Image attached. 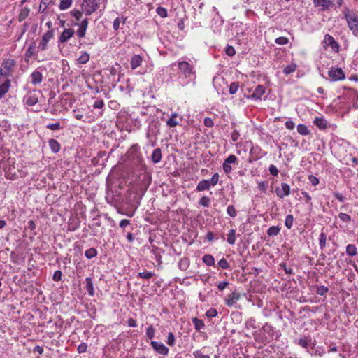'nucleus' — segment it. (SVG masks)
Returning a JSON list of instances; mask_svg holds the SVG:
<instances>
[{
  "instance_id": "obj_12",
  "label": "nucleus",
  "mask_w": 358,
  "mask_h": 358,
  "mask_svg": "<svg viewBox=\"0 0 358 358\" xmlns=\"http://www.w3.org/2000/svg\"><path fill=\"white\" fill-rule=\"evenodd\" d=\"M324 43L326 46L330 47L333 51L338 52L339 45L331 35L326 34L324 36Z\"/></svg>"
},
{
  "instance_id": "obj_27",
  "label": "nucleus",
  "mask_w": 358,
  "mask_h": 358,
  "mask_svg": "<svg viewBox=\"0 0 358 358\" xmlns=\"http://www.w3.org/2000/svg\"><path fill=\"white\" fill-rule=\"evenodd\" d=\"M236 230L231 229L229 231V233L227 234V241L230 245H234L236 243Z\"/></svg>"
},
{
  "instance_id": "obj_26",
  "label": "nucleus",
  "mask_w": 358,
  "mask_h": 358,
  "mask_svg": "<svg viewBox=\"0 0 358 358\" xmlns=\"http://www.w3.org/2000/svg\"><path fill=\"white\" fill-rule=\"evenodd\" d=\"M30 10L27 7L22 8L20 13L18 15V20L20 22H22L24 20H25L29 15Z\"/></svg>"
},
{
  "instance_id": "obj_13",
  "label": "nucleus",
  "mask_w": 358,
  "mask_h": 358,
  "mask_svg": "<svg viewBox=\"0 0 358 358\" xmlns=\"http://www.w3.org/2000/svg\"><path fill=\"white\" fill-rule=\"evenodd\" d=\"M75 31L73 29H65L59 36V42L64 43L68 41L74 34Z\"/></svg>"
},
{
  "instance_id": "obj_59",
  "label": "nucleus",
  "mask_w": 358,
  "mask_h": 358,
  "mask_svg": "<svg viewBox=\"0 0 358 358\" xmlns=\"http://www.w3.org/2000/svg\"><path fill=\"white\" fill-rule=\"evenodd\" d=\"M71 15L76 18V21H79L83 16L82 12L78 10H72Z\"/></svg>"
},
{
  "instance_id": "obj_16",
  "label": "nucleus",
  "mask_w": 358,
  "mask_h": 358,
  "mask_svg": "<svg viewBox=\"0 0 358 358\" xmlns=\"http://www.w3.org/2000/svg\"><path fill=\"white\" fill-rule=\"evenodd\" d=\"M29 78L31 83L34 85L40 84L43 78L42 73L38 70L34 71Z\"/></svg>"
},
{
  "instance_id": "obj_58",
  "label": "nucleus",
  "mask_w": 358,
  "mask_h": 358,
  "mask_svg": "<svg viewBox=\"0 0 358 358\" xmlns=\"http://www.w3.org/2000/svg\"><path fill=\"white\" fill-rule=\"evenodd\" d=\"M199 203L204 207H208L210 205V199L207 196H202L200 199Z\"/></svg>"
},
{
  "instance_id": "obj_23",
  "label": "nucleus",
  "mask_w": 358,
  "mask_h": 358,
  "mask_svg": "<svg viewBox=\"0 0 358 358\" xmlns=\"http://www.w3.org/2000/svg\"><path fill=\"white\" fill-rule=\"evenodd\" d=\"M315 6H320L322 10H326L330 6L329 0H313Z\"/></svg>"
},
{
  "instance_id": "obj_42",
  "label": "nucleus",
  "mask_w": 358,
  "mask_h": 358,
  "mask_svg": "<svg viewBox=\"0 0 358 358\" xmlns=\"http://www.w3.org/2000/svg\"><path fill=\"white\" fill-rule=\"evenodd\" d=\"M294 217L292 215H288L285 217V224L288 229H290L293 226Z\"/></svg>"
},
{
  "instance_id": "obj_20",
  "label": "nucleus",
  "mask_w": 358,
  "mask_h": 358,
  "mask_svg": "<svg viewBox=\"0 0 358 358\" xmlns=\"http://www.w3.org/2000/svg\"><path fill=\"white\" fill-rule=\"evenodd\" d=\"M211 187L210 183L208 180H203L200 181L196 186V191L202 192L208 190Z\"/></svg>"
},
{
  "instance_id": "obj_5",
  "label": "nucleus",
  "mask_w": 358,
  "mask_h": 358,
  "mask_svg": "<svg viewBox=\"0 0 358 358\" xmlns=\"http://www.w3.org/2000/svg\"><path fill=\"white\" fill-rule=\"evenodd\" d=\"M15 62L13 59H5L0 68V75L8 78L13 70Z\"/></svg>"
},
{
  "instance_id": "obj_54",
  "label": "nucleus",
  "mask_w": 358,
  "mask_h": 358,
  "mask_svg": "<svg viewBox=\"0 0 358 358\" xmlns=\"http://www.w3.org/2000/svg\"><path fill=\"white\" fill-rule=\"evenodd\" d=\"M46 127L53 131L59 130L62 128L59 122L49 124L46 126Z\"/></svg>"
},
{
  "instance_id": "obj_22",
  "label": "nucleus",
  "mask_w": 358,
  "mask_h": 358,
  "mask_svg": "<svg viewBox=\"0 0 358 358\" xmlns=\"http://www.w3.org/2000/svg\"><path fill=\"white\" fill-rule=\"evenodd\" d=\"M151 159L153 163L157 164L162 159V151L160 148H156L153 150Z\"/></svg>"
},
{
  "instance_id": "obj_40",
  "label": "nucleus",
  "mask_w": 358,
  "mask_h": 358,
  "mask_svg": "<svg viewBox=\"0 0 358 358\" xmlns=\"http://www.w3.org/2000/svg\"><path fill=\"white\" fill-rule=\"evenodd\" d=\"M326 241H327V235L324 232H321L319 238V244L320 247L322 250H323L326 246Z\"/></svg>"
},
{
  "instance_id": "obj_60",
  "label": "nucleus",
  "mask_w": 358,
  "mask_h": 358,
  "mask_svg": "<svg viewBox=\"0 0 358 358\" xmlns=\"http://www.w3.org/2000/svg\"><path fill=\"white\" fill-rule=\"evenodd\" d=\"M87 350V345L85 343H81L77 348V350L79 353H84Z\"/></svg>"
},
{
  "instance_id": "obj_35",
  "label": "nucleus",
  "mask_w": 358,
  "mask_h": 358,
  "mask_svg": "<svg viewBox=\"0 0 358 358\" xmlns=\"http://www.w3.org/2000/svg\"><path fill=\"white\" fill-rule=\"evenodd\" d=\"M192 322L194 325V328L197 331H200L205 326L203 322L201 320H199L196 317L192 319Z\"/></svg>"
},
{
  "instance_id": "obj_61",
  "label": "nucleus",
  "mask_w": 358,
  "mask_h": 358,
  "mask_svg": "<svg viewBox=\"0 0 358 358\" xmlns=\"http://www.w3.org/2000/svg\"><path fill=\"white\" fill-rule=\"evenodd\" d=\"M288 38L286 37H278L275 39V43L279 45H285L288 43Z\"/></svg>"
},
{
  "instance_id": "obj_49",
  "label": "nucleus",
  "mask_w": 358,
  "mask_h": 358,
  "mask_svg": "<svg viewBox=\"0 0 358 358\" xmlns=\"http://www.w3.org/2000/svg\"><path fill=\"white\" fill-rule=\"evenodd\" d=\"M36 53V46L32 45L28 48V49L27 50V52L25 53V55L27 57H31V56L35 55Z\"/></svg>"
},
{
  "instance_id": "obj_33",
  "label": "nucleus",
  "mask_w": 358,
  "mask_h": 358,
  "mask_svg": "<svg viewBox=\"0 0 358 358\" xmlns=\"http://www.w3.org/2000/svg\"><path fill=\"white\" fill-rule=\"evenodd\" d=\"M72 3V0H61L59 8L61 10H66L71 6Z\"/></svg>"
},
{
  "instance_id": "obj_19",
  "label": "nucleus",
  "mask_w": 358,
  "mask_h": 358,
  "mask_svg": "<svg viewBox=\"0 0 358 358\" xmlns=\"http://www.w3.org/2000/svg\"><path fill=\"white\" fill-rule=\"evenodd\" d=\"M264 93L265 87L263 85H259L252 94V97L255 99H260Z\"/></svg>"
},
{
  "instance_id": "obj_51",
  "label": "nucleus",
  "mask_w": 358,
  "mask_h": 358,
  "mask_svg": "<svg viewBox=\"0 0 358 358\" xmlns=\"http://www.w3.org/2000/svg\"><path fill=\"white\" fill-rule=\"evenodd\" d=\"M338 218L343 222H346V223L350 222L351 221L350 216L344 213H340L338 214Z\"/></svg>"
},
{
  "instance_id": "obj_24",
  "label": "nucleus",
  "mask_w": 358,
  "mask_h": 358,
  "mask_svg": "<svg viewBox=\"0 0 358 358\" xmlns=\"http://www.w3.org/2000/svg\"><path fill=\"white\" fill-rule=\"evenodd\" d=\"M10 85V81L8 79L0 85V99H1L8 92Z\"/></svg>"
},
{
  "instance_id": "obj_18",
  "label": "nucleus",
  "mask_w": 358,
  "mask_h": 358,
  "mask_svg": "<svg viewBox=\"0 0 358 358\" xmlns=\"http://www.w3.org/2000/svg\"><path fill=\"white\" fill-rule=\"evenodd\" d=\"M143 59L139 55H134L132 56L130 62L131 69L134 70L138 66H140L142 64Z\"/></svg>"
},
{
  "instance_id": "obj_53",
  "label": "nucleus",
  "mask_w": 358,
  "mask_h": 358,
  "mask_svg": "<svg viewBox=\"0 0 358 358\" xmlns=\"http://www.w3.org/2000/svg\"><path fill=\"white\" fill-rule=\"evenodd\" d=\"M217 264L220 268L223 269H228L230 267L229 264L224 258L221 259L218 262Z\"/></svg>"
},
{
  "instance_id": "obj_2",
  "label": "nucleus",
  "mask_w": 358,
  "mask_h": 358,
  "mask_svg": "<svg viewBox=\"0 0 358 358\" xmlns=\"http://www.w3.org/2000/svg\"><path fill=\"white\" fill-rule=\"evenodd\" d=\"M344 15L348 28L355 36L358 37V16L350 11L346 12Z\"/></svg>"
},
{
  "instance_id": "obj_29",
  "label": "nucleus",
  "mask_w": 358,
  "mask_h": 358,
  "mask_svg": "<svg viewBox=\"0 0 358 358\" xmlns=\"http://www.w3.org/2000/svg\"><path fill=\"white\" fill-rule=\"evenodd\" d=\"M90 55L86 52H81L80 57L77 59V63L79 64H85L90 60Z\"/></svg>"
},
{
  "instance_id": "obj_7",
  "label": "nucleus",
  "mask_w": 358,
  "mask_h": 358,
  "mask_svg": "<svg viewBox=\"0 0 358 358\" xmlns=\"http://www.w3.org/2000/svg\"><path fill=\"white\" fill-rule=\"evenodd\" d=\"M54 36V31L53 29H50L46 31L42 36V39L38 44V48L44 51L48 48V42L53 38Z\"/></svg>"
},
{
  "instance_id": "obj_15",
  "label": "nucleus",
  "mask_w": 358,
  "mask_h": 358,
  "mask_svg": "<svg viewBox=\"0 0 358 358\" xmlns=\"http://www.w3.org/2000/svg\"><path fill=\"white\" fill-rule=\"evenodd\" d=\"M79 26L78 29L76 31L77 36L80 38H84L85 36L86 30L88 25V19L85 18L83 20L80 24H78Z\"/></svg>"
},
{
  "instance_id": "obj_37",
  "label": "nucleus",
  "mask_w": 358,
  "mask_h": 358,
  "mask_svg": "<svg viewBox=\"0 0 358 358\" xmlns=\"http://www.w3.org/2000/svg\"><path fill=\"white\" fill-rule=\"evenodd\" d=\"M85 255L87 259H92L97 255V250L94 248H90L85 250Z\"/></svg>"
},
{
  "instance_id": "obj_52",
  "label": "nucleus",
  "mask_w": 358,
  "mask_h": 358,
  "mask_svg": "<svg viewBox=\"0 0 358 358\" xmlns=\"http://www.w3.org/2000/svg\"><path fill=\"white\" fill-rule=\"evenodd\" d=\"M227 213L231 217H235L236 216V210L234 206L232 205L227 206Z\"/></svg>"
},
{
  "instance_id": "obj_25",
  "label": "nucleus",
  "mask_w": 358,
  "mask_h": 358,
  "mask_svg": "<svg viewBox=\"0 0 358 358\" xmlns=\"http://www.w3.org/2000/svg\"><path fill=\"white\" fill-rule=\"evenodd\" d=\"M313 122L320 129H323L327 127V122L323 117H317Z\"/></svg>"
},
{
  "instance_id": "obj_41",
  "label": "nucleus",
  "mask_w": 358,
  "mask_h": 358,
  "mask_svg": "<svg viewBox=\"0 0 358 358\" xmlns=\"http://www.w3.org/2000/svg\"><path fill=\"white\" fill-rule=\"evenodd\" d=\"M155 336V329L152 326H149L146 329V336L148 339L152 340Z\"/></svg>"
},
{
  "instance_id": "obj_8",
  "label": "nucleus",
  "mask_w": 358,
  "mask_h": 358,
  "mask_svg": "<svg viewBox=\"0 0 358 358\" xmlns=\"http://www.w3.org/2000/svg\"><path fill=\"white\" fill-rule=\"evenodd\" d=\"M40 92L38 91H32L29 92L23 99V101L28 106H32L36 104L38 101V94Z\"/></svg>"
},
{
  "instance_id": "obj_10",
  "label": "nucleus",
  "mask_w": 358,
  "mask_h": 358,
  "mask_svg": "<svg viewBox=\"0 0 358 358\" xmlns=\"http://www.w3.org/2000/svg\"><path fill=\"white\" fill-rule=\"evenodd\" d=\"M238 158L234 155H230L224 162L222 164L223 171L225 173L229 174L232 171L231 164H237Z\"/></svg>"
},
{
  "instance_id": "obj_63",
  "label": "nucleus",
  "mask_w": 358,
  "mask_h": 358,
  "mask_svg": "<svg viewBox=\"0 0 358 358\" xmlns=\"http://www.w3.org/2000/svg\"><path fill=\"white\" fill-rule=\"evenodd\" d=\"M225 52L227 55L231 56V57L234 56L236 54L235 49L234 48V47L230 46V45L227 46Z\"/></svg>"
},
{
  "instance_id": "obj_21",
  "label": "nucleus",
  "mask_w": 358,
  "mask_h": 358,
  "mask_svg": "<svg viewBox=\"0 0 358 358\" xmlns=\"http://www.w3.org/2000/svg\"><path fill=\"white\" fill-rule=\"evenodd\" d=\"M127 17L122 16L118 17L113 21V27L114 30L117 31L121 28V25H124L126 23Z\"/></svg>"
},
{
  "instance_id": "obj_50",
  "label": "nucleus",
  "mask_w": 358,
  "mask_h": 358,
  "mask_svg": "<svg viewBox=\"0 0 358 358\" xmlns=\"http://www.w3.org/2000/svg\"><path fill=\"white\" fill-rule=\"evenodd\" d=\"M157 13L161 17H167V10L164 7H158L156 9Z\"/></svg>"
},
{
  "instance_id": "obj_36",
  "label": "nucleus",
  "mask_w": 358,
  "mask_h": 358,
  "mask_svg": "<svg viewBox=\"0 0 358 358\" xmlns=\"http://www.w3.org/2000/svg\"><path fill=\"white\" fill-rule=\"evenodd\" d=\"M346 253L349 256H355L357 254V247L353 244H349L346 247Z\"/></svg>"
},
{
  "instance_id": "obj_46",
  "label": "nucleus",
  "mask_w": 358,
  "mask_h": 358,
  "mask_svg": "<svg viewBox=\"0 0 358 358\" xmlns=\"http://www.w3.org/2000/svg\"><path fill=\"white\" fill-rule=\"evenodd\" d=\"M138 275L141 278L149 280L152 276H154V273L152 272H150V271H143V272L138 273Z\"/></svg>"
},
{
  "instance_id": "obj_39",
  "label": "nucleus",
  "mask_w": 358,
  "mask_h": 358,
  "mask_svg": "<svg viewBox=\"0 0 358 358\" xmlns=\"http://www.w3.org/2000/svg\"><path fill=\"white\" fill-rule=\"evenodd\" d=\"M296 69V65L295 64H290L285 66L283 69V72L286 75L294 73Z\"/></svg>"
},
{
  "instance_id": "obj_30",
  "label": "nucleus",
  "mask_w": 358,
  "mask_h": 358,
  "mask_svg": "<svg viewBox=\"0 0 358 358\" xmlns=\"http://www.w3.org/2000/svg\"><path fill=\"white\" fill-rule=\"evenodd\" d=\"M86 289L90 296H94V290L92 280L90 278H85Z\"/></svg>"
},
{
  "instance_id": "obj_43",
  "label": "nucleus",
  "mask_w": 358,
  "mask_h": 358,
  "mask_svg": "<svg viewBox=\"0 0 358 358\" xmlns=\"http://www.w3.org/2000/svg\"><path fill=\"white\" fill-rule=\"evenodd\" d=\"M189 267V259L187 258H184L180 259L179 262V268L182 271H185Z\"/></svg>"
},
{
  "instance_id": "obj_17",
  "label": "nucleus",
  "mask_w": 358,
  "mask_h": 358,
  "mask_svg": "<svg viewBox=\"0 0 358 358\" xmlns=\"http://www.w3.org/2000/svg\"><path fill=\"white\" fill-rule=\"evenodd\" d=\"M179 117L178 114L176 113H171L168 120L166 122L167 127H175L179 124L178 118Z\"/></svg>"
},
{
  "instance_id": "obj_14",
  "label": "nucleus",
  "mask_w": 358,
  "mask_h": 358,
  "mask_svg": "<svg viewBox=\"0 0 358 358\" xmlns=\"http://www.w3.org/2000/svg\"><path fill=\"white\" fill-rule=\"evenodd\" d=\"M240 294L237 292H234L231 294H228L225 299L226 305L229 307L234 306L240 299Z\"/></svg>"
},
{
  "instance_id": "obj_57",
  "label": "nucleus",
  "mask_w": 358,
  "mask_h": 358,
  "mask_svg": "<svg viewBox=\"0 0 358 358\" xmlns=\"http://www.w3.org/2000/svg\"><path fill=\"white\" fill-rule=\"evenodd\" d=\"M257 188L259 190L265 192L267 190L268 184L265 181H259V182H257Z\"/></svg>"
},
{
  "instance_id": "obj_11",
  "label": "nucleus",
  "mask_w": 358,
  "mask_h": 358,
  "mask_svg": "<svg viewBox=\"0 0 358 358\" xmlns=\"http://www.w3.org/2000/svg\"><path fill=\"white\" fill-rule=\"evenodd\" d=\"M276 195L280 199H283L287 196H289L291 193L290 187L288 184L285 182L281 183V187H277L275 189Z\"/></svg>"
},
{
  "instance_id": "obj_34",
  "label": "nucleus",
  "mask_w": 358,
  "mask_h": 358,
  "mask_svg": "<svg viewBox=\"0 0 358 358\" xmlns=\"http://www.w3.org/2000/svg\"><path fill=\"white\" fill-rule=\"evenodd\" d=\"M297 131L301 135H303V136H307V135L310 134L309 129L307 127V126H306L305 124H300L297 126Z\"/></svg>"
},
{
  "instance_id": "obj_38",
  "label": "nucleus",
  "mask_w": 358,
  "mask_h": 358,
  "mask_svg": "<svg viewBox=\"0 0 358 358\" xmlns=\"http://www.w3.org/2000/svg\"><path fill=\"white\" fill-rule=\"evenodd\" d=\"M280 230V228L278 227V226H272L268 229L267 234L269 236H276L279 234Z\"/></svg>"
},
{
  "instance_id": "obj_45",
  "label": "nucleus",
  "mask_w": 358,
  "mask_h": 358,
  "mask_svg": "<svg viewBox=\"0 0 358 358\" xmlns=\"http://www.w3.org/2000/svg\"><path fill=\"white\" fill-rule=\"evenodd\" d=\"M195 358H210L208 355H205L202 350H197L193 352Z\"/></svg>"
},
{
  "instance_id": "obj_4",
  "label": "nucleus",
  "mask_w": 358,
  "mask_h": 358,
  "mask_svg": "<svg viewBox=\"0 0 358 358\" xmlns=\"http://www.w3.org/2000/svg\"><path fill=\"white\" fill-rule=\"evenodd\" d=\"M128 157L136 164L140 165L142 163L143 157L138 145L136 144L131 147L128 151Z\"/></svg>"
},
{
  "instance_id": "obj_48",
  "label": "nucleus",
  "mask_w": 358,
  "mask_h": 358,
  "mask_svg": "<svg viewBox=\"0 0 358 358\" xmlns=\"http://www.w3.org/2000/svg\"><path fill=\"white\" fill-rule=\"evenodd\" d=\"M328 291H329V289L327 287L322 285V286H319L317 287L316 293L318 295L324 296V294H326L328 292Z\"/></svg>"
},
{
  "instance_id": "obj_56",
  "label": "nucleus",
  "mask_w": 358,
  "mask_h": 358,
  "mask_svg": "<svg viewBox=\"0 0 358 358\" xmlns=\"http://www.w3.org/2000/svg\"><path fill=\"white\" fill-rule=\"evenodd\" d=\"M208 180L209 181L212 187L215 186L219 180V174L217 173H214L212 178Z\"/></svg>"
},
{
  "instance_id": "obj_9",
  "label": "nucleus",
  "mask_w": 358,
  "mask_h": 358,
  "mask_svg": "<svg viewBox=\"0 0 358 358\" xmlns=\"http://www.w3.org/2000/svg\"><path fill=\"white\" fill-rule=\"evenodd\" d=\"M150 345L154 350L163 356H166L169 352V349L163 343L152 341Z\"/></svg>"
},
{
  "instance_id": "obj_6",
  "label": "nucleus",
  "mask_w": 358,
  "mask_h": 358,
  "mask_svg": "<svg viewBox=\"0 0 358 358\" xmlns=\"http://www.w3.org/2000/svg\"><path fill=\"white\" fill-rule=\"evenodd\" d=\"M328 75L331 81H338L345 78V75L341 68H330Z\"/></svg>"
},
{
  "instance_id": "obj_64",
  "label": "nucleus",
  "mask_w": 358,
  "mask_h": 358,
  "mask_svg": "<svg viewBox=\"0 0 358 358\" xmlns=\"http://www.w3.org/2000/svg\"><path fill=\"white\" fill-rule=\"evenodd\" d=\"M268 170L270 173L274 176H278L279 172L278 168L273 164L270 165Z\"/></svg>"
},
{
  "instance_id": "obj_32",
  "label": "nucleus",
  "mask_w": 358,
  "mask_h": 358,
  "mask_svg": "<svg viewBox=\"0 0 358 358\" xmlns=\"http://www.w3.org/2000/svg\"><path fill=\"white\" fill-rule=\"evenodd\" d=\"M48 143H49V146L51 149V150L55 152V153H57L60 150V145L59 143L55 139H50L49 141H48Z\"/></svg>"
},
{
  "instance_id": "obj_3",
  "label": "nucleus",
  "mask_w": 358,
  "mask_h": 358,
  "mask_svg": "<svg viewBox=\"0 0 358 358\" xmlns=\"http://www.w3.org/2000/svg\"><path fill=\"white\" fill-rule=\"evenodd\" d=\"M99 5L100 0H84L82 10L87 15H90L96 10Z\"/></svg>"
},
{
  "instance_id": "obj_1",
  "label": "nucleus",
  "mask_w": 358,
  "mask_h": 358,
  "mask_svg": "<svg viewBox=\"0 0 358 358\" xmlns=\"http://www.w3.org/2000/svg\"><path fill=\"white\" fill-rule=\"evenodd\" d=\"M179 73L185 78L194 81L196 79V71L192 65L185 61L178 62Z\"/></svg>"
},
{
  "instance_id": "obj_31",
  "label": "nucleus",
  "mask_w": 358,
  "mask_h": 358,
  "mask_svg": "<svg viewBox=\"0 0 358 358\" xmlns=\"http://www.w3.org/2000/svg\"><path fill=\"white\" fill-rule=\"evenodd\" d=\"M203 262L207 266H214L215 264V259L213 255L210 254H207L203 256L202 257Z\"/></svg>"
},
{
  "instance_id": "obj_55",
  "label": "nucleus",
  "mask_w": 358,
  "mask_h": 358,
  "mask_svg": "<svg viewBox=\"0 0 358 358\" xmlns=\"http://www.w3.org/2000/svg\"><path fill=\"white\" fill-rule=\"evenodd\" d=\"M206 315L209 318L215 317L217 315L216 309L211 308L206 312Z\"/></svg>"
},
{
  "instance_id": "obj_47",
  "label": "nucleus",
  "mask_w": 358,
  "mask_h": 358,
  "mask_svg": "<svg viewBox=\"0 0 358 358\" xmlns=\"http://www.w3.org/2000/svg\"><path fill=\"white\" fill-rule=\"evenodd\" d=\"M166 343L170 346H173L175 345L176 338L173 332H169L168 334Z\"/></svg>"
},
{
  "instance_id": "obj_44",
  "label": "nucleus",
  "mask_w": 358,
  "mask_h": 358,
  "mask_svg": "<svg viewBox=\"0 0 358 358\" xmlns=\"http://www.w3.org/2000/svg\"><path fill=\"white\" fill-rule=\"evenodd\" d=\"M239 87V85L237 82H233L229 85V93L230 94H234L237 92Z\"/></svg>"
},
{
  "instance_id": "obj_62",
  "label": "nucleus",
  "mask_w": 358,
  "mask_h": 358,
  "mask_svg": "<svg viewBox=\"0 0 358 358\" xmlns=\"http://www.w3.org/2000/svg\"><path fill=\"white\" fill-rule=\"evenodd\" d=\"M104 106V102L102 99H98L94 101L93 104V107L94 108H99L101 109Z\"/></svg>"
},
{
  "instance_id": "obj_28",
  "label": "nucleus",
  "mask_w": 358,
  "mask_h": 358,
  "mask_svg": "<svg viewBox=\"0 0 358 358\" xmlns=\"http://www.w3.org/2000/svg\"><path fill=\"white\" fill-rule=\"evenodd\" d=\"M298 345L308 350V348L312 345L311 339L308 338H301L299 340ZM313 345L314 344L313 343Z\"/></svg>"
}]
</instances>
